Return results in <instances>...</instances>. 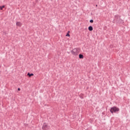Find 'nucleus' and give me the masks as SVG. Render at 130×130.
I'll list each match as a JSON object with an SVG mask.
<instances>
[{"instance_id": "obj_1", "label": "nucleus", "mask_w": 130, "mask_h": 130, "mask_svg": "<svg viewBox=\"0 0 130 130\" xmlns=\"http://www.w3.org/2000/svg\"><path fill=\"white\" fill-rule=\"evenodd\" d=\"M114 20L118 24H123V20L121 19L120 16L118 15L115 16Z\"/></svg>"}, {"instance_id": "obj_2", "label": "nucleus", "mask_w": 130, "mask_h": 130, "mask_svg": "<svg viewBox=\"0 0 130 130\" xmlns=\"http://www.w3.org/2000/svg\"><path fill=\"white\" fill-rule=\"evenodd\" d=\"M118 111H119V108L116 106L111 107L110 110V112L112 114H113V113H116V112H118Z\"/></svg>"}, {"instance_id": "obj_3", "label": "nucleus", "mask_w": 130, "mask_h": 130, "mask_svg": "<svg viewBox=\"0 0 130 130\" xmlns=\"http://www.w3.org/2000/svg\"><path fill=\"white\" fill-rule=\"evenodd\" d=\"M71 52L73 55H75V56L78 55L79 53H80V51H79V50H78V48H75L71 51Z\"/></svg>"}, {"instance_id": "obj_4", "label": "nucleus", "mask_w": 130, "mask_h": 130, "mask_svg": "<svg viewBox=\"0 0 130 130\" xmlns=\"http://www.w3.org/2000/svg\"><path fill=\"white\" fill-rule=\"evenodd\" d=\"M49 128V126L47 125V124L46 123H44L43 126H42V129L43 130H48Z\"/></svg>"}, {"instance_id": "obj_5", "label": "nucleus", "mask_w": 130, "mask_h": 130, "mask_svg": "<svg viewBox=\"0 0 130 130\" xmlns=\"http://www.w3.org/2000/svg\"><path fill=\"white\" fill-rule=\"evenodd\" d=\"M27 76H28V77H29V78H31V77L34 76V74L33 73H28L27 74Z\"/></svg>"}, {"instance_id": "obj_6", "label": "nucleus", "mask_w": 130, "mask_h": 130, "mask_svg": "<svg viewBox=\"0 0 130 130\" xmlns=\"http://www.w3.org/2000/svg\"><path fill=\"white\" fill-rule=\"evenodd\" d=\"M79 58H80V59H83V58H84V55L82 54H79Z\"/></svg>"}, {"instance_id": "obj_7", "label": "nucleus", "mask_w": 130, "mask_h": 130, "mask_svg": "<svg viewBox=\"0 0 130 130\" xmlns=\"http://www.w3.org/2000/svg\"><path fill=\"white\" fill-rule=\"evenodd\" d=\"M16 26H18V27H21L22 26V23L20 22H16Z\"/></svg>"}, {"instance_id": "obj_8", "label": "nucleus", "mask_w": 130, "mask_h": 130, "mask_svg": "<svg viewBox=\"0 0 130 130\" xmlns=\"http://www.w3.org/2000/svg\"><path fill=\"white\" fill-rule=\"evenodd\" d=\"M89 31H93V27L92 26H89L88 27Z\"/></svg>"}, {"instance_id": "obj_9", "label": "nucleus", "mask_w": 130, "mask_h": 130, "mask_svg": "<svg viewBox=\"0 0 130 130\" xmlns=\"http://www.w3.org/2000/svg\"><path fill=\"white\" fill-rule=\"evenodd\" d=\"M5 5H3L2 6H0V10L2 11L4 8H5Z\"/></svg>"}, {"instance_id": "obj_10", "label": "nucleus", "mask_w": 130, "mask_h": 130, "mask_svg": "<svg viewBox=\"0 0 130 130\" xmlns=\"http://www.w3.org/2000/svg\"><path fill=\"white\" fill-rule=\"evenodd\" d=\"M66 37H70L71 35H70V33H67V35H66Z\"/></svg>"}, {"instance_id": "obj_11", "label": "nucleus", "mask_w": 130, "mask_h": 130, "mask_svg": "<svg viewBox=\"0 0 130 130\" xmlns=\"http://www.w3.org/2000/svg\"><path fill=\"white\" fill-rule=\"evenodd\" d=\"M89 22H90V23H93L94 22V20H92V19H91Z\"/></svg>"}, {"instance_id": "obj_12", "label": "nucleus", "mask_w": 130, "mask_h": 130, "mask_svg": "<svg viewBox=\"0 0 130 130\" xmlns=\"http://www.w3.org/2000/svg\"><path fill=\"white\" fill-rule=\"evenodd\" d=\"M17 90H18V91H21V88H18L17 89Z\"/></svg>"}, {"instance_id": "obj_13", "label": "nucleus", "mask_w": 130, "mask_h": 130, "mask_svg": "<svg viewBox=\"0 0 130 130\" xmlns=\"http://www.w3.org/2000/svg\"><path fill=\"white\" fill-rule=\"evenodd\" d=\"M80 98H81V99H84V97H83L82 96H81Z\"/></svg>"}, {"instance_id": "obj_14", "label": "nucleus", "mask_w": 130, "mask_h": 130, "mask_svg": "<svg viewBox=\"0 0 130 130\" xmlns=\"http://www.w3.org/2000/svg\"><path fill=\"white\" fill-rule=\"evenodd\" d=\"M67 33H71V31H68L67 32Z\"/></svg>"}, {"instance_id": "obj_15", "label": "nucleus", "mask_w": 130, "mask_h": 130, "mask_svg": "<svg viewBox=\"0 0 130 130\" xmlns=\"http://www.w3.org/2000/svg\"><path fill=\"white\" fill-rule=\"evenodd\" d=\"M95 7H98V5H95Z\"/></svg>"}]
</instances>
